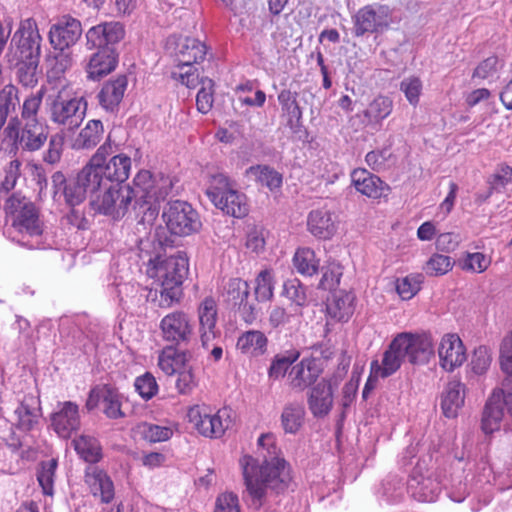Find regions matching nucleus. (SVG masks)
<instances>
[{
	"mask_svg": "<svg viewBox=\"0 0 512 512\" xmlns=\"http://www.w3.org/2000/svg\"><path fill=\"white\" fill-rule=\"evenodd\" d=\"M172 187L169 176L142 170L135 176L133 187L108 185L102 195L91 200V206L96 212L117 220L127 213L134 200V210L138 216L142 214L138 224L152 225L159 214V201L166 198Z\"/></svg>",
	"mask_w": 512,
	"mask_h": 512,
	"instance_id": "nucleus-1",
	"label": "nucleus"
},
{
	"mask_svg": "<svg viewBox=\"0 0 512 512\" xmlns=\"http://www.w3.org/2000/svg\"><path fill=\"white\" fill-rule=\"evenodd\" d=\"M257 444L262 460L245 455L240 459V466L250 496V505L259 510L265 502L267 490L280 493L288 486L291 477L285 460L279 457L280 451L276 446L274 434H261Z\"/></svg>",
	"mask_w": 512,
	"mask_h": 512,
	"instance_id": "nucleus-2",
	"label": "nucleus"
},
{
	"mask_svg": "<svg viewBox=\"0 0 512 512\" xmlns=\"http://www.w3.org/2000/svg\"><path fill=\"white\" fill-rule=\"evenodd\" d=\"M149 263L148 273L156 279V286L141 288V296L161 308H168L181 296V285L189 271L188 258L184 252L178 251L164 258L158 255Z\"/></svg>",
	"mask_w": 512,
	"mask_h": 512,
	"instance_id": "nucleus-3",
	"label": "nucleus"
},
{
	"mask_svg": "<svg viewBox=\"0 0 512 512\" xmlns=\"http://www.w3.org/2000/svg\"><path fill=\"white\" fill-rule=\"evenodd\" d=\"M124 33L119 22H105L88 29L86 46L89 50L97 49L85 67L90 80H99L116 68L117 54L113 45L123 39Z\"/></svg>",
	"mask_w": 512,
	"mask_h": 512,
	"instance_id": "nucleus-4",
	"label": "nucleus"
},
{
	"mask_svg": "<svg viewBox=\"0 0 512 512\" xmlns=\"http://www.w3.org/2000/svg\"><path fill=\"white\" fill-rule=\"evenodd\" d=\"M10 208L16 212L13 226L20 234L18 242L29 249H47L52 247L48 233L44 230L35 205L26 198L12 196Z\"/></svg>",
	"mask_w": 512,
	"mask_h": 512,
	"instance_id": "nucleus-5",
	"label": "nucleus"
},
{
	"mask_svg": "<svg viewBox=\"0 0 512 512\" xmlns=\"http://www.w3.org/2000/svg\"><path fill=\"white\" fill-rule=\"evenodd\" d=\"M46 103L51 122L69 131L78 128L85 118L87 101L69 84L50 94Z\"/></svg>",
	"mask_w": 512,
	"mask_h": 512,
	"instance_id": "nucleus-6",
	"label": "nucleus"
},
{
	"mask_svg": "<svg viewBox=\"0 0 512 512\" xmlns=\"http://www.w3.org/2000/svg\"><path fill=\"white\" fill-rule=\"evenodd\" d=\"M206 194L214 206L226 215L243 218L249 212L246 195L238 191L235 182L225 174L212 177Z\"/></svg>",
	"mask_w": 512,
	"mask_h": 512,
	"instance_id": "nucleus-7",
	"label": "nucleus"
},
{
	"mask_svg": "<svg viewBox=\"0 0 512 512\" xmlns=\"http://www.w3.org/2000/svg\"><path fill=\"white\" fill-rule=\"evenodd\" d=\"M41 44L42 36L36 21L33 18L24 19L12 36L9 60H40Z\"/></svg>",
	"mask_w": 512,
	"mask_h": 512,
	"instance_id": "nucleus-8",
	"label": "nucleus"
},
{
	"mask_svg": "<svg viewBox=\"0 0 512 512\" xmlns=\"http://www.w3.org/2000/svg\"><path fill=\"white\" fill-rule=\"evenodd\" d=\"M162 219L169 232L177 236L191 235L201 227L197 211L186 201L168 202L163 209Z\"/></svg>",
	"mask_w": 512,
	"mask_h": 512,
	"instance_id": "nucleus-9",
	"label": "nucleus"
},
{
	"mask_svg": "<svg viewBox=\"0 0 512 512\" xmlns=\"http://www.w3.org/2000/svg\"><path fill=\"white\" fill-rule=\"evenodd\" d=\"M6 137L20 149L28 152L40 150L46 143L49 135V127L44 123L22 124L19 128V121L11 119L4 129Z\"/></svg>",
	"mask_w": 512,
	"mask_h": 512,
	"instance_id": "nucleus-10",
	"label": "nucleus"
},
{
	"mask_svg": "<svg viewBox=\"0 0 512 512\" xmlns=\"http://www.w3.org/2000/svg\"><path fill=\"white\" fill-rule=\"evenodd\" d=\"M159 329L167 346L188 345L194 336L191 319L183 311H173L165 315L160 321Z\"/></svg>",
	"mask_w": 512,
	"mask_h": 512,
	"instance_id": "nucleus-11",
	"label": "nucleus"
},
{
	"mask_svg": "<svg viewBox=\"0 0 512 512\" xmlns=\"http://www.w3.org/2000/svg\"><path fill=\"white\" fill-rule=\"evenodd\" d=\"M114 153L112 145L107 141L94 153L100 158V169L109 185H118L129 178L131 158L125 154L111 156Z\"/></svg>",
	"mask_w": 512,
	"mask_h": 512,
	"instance_id": "nucleus-12",
	"label": "nucleus"
},
{
	"mask_svg": "<svg viewBox=\"0 0 512 512\" xmlns=\"http://www.w3.org/2000/svg\"><path fill=\"white\" fill-rule=\"evenodd\" d=\"M83 33L81 21L69 14L58 17L51 24L48 40L54 50H69L81 38Z\"/></svg>",
	"mask_w": 512,
	"mask_h": 512,
	"instance_id": "nucleus-13",
	"label": "nucleus"
},
{
	"mask_svg": "<svg viewBox=\"0 0 512 512\" xmlns=\"http://www.w3.org/2000/svg\"><path fill=\"white\" fill-rule=\"evenodd\" d=\"M188 418L200 434L210 438L221 437L232 422L230 410L227 408L220 409L215 414H208L199 406H195L189 409Z\"/></svg>",
	"mask_w": 512,
	"mask_h": 512,
	"instance_id": "nucleus-14",
	"label": "nucleus"
},
{
	"mask_svg": "<svg viewBox=\"0 0 512 512\" xmlns=\"http://www.w3.org/2000/svg\"><path fill=\"white\" fill-rule=\"evenodd\" d=\"M405 358L411 364L421 365L429 362L434 356L433 339L429 334H413L403 332L398 334Z\"/></svg>",
	"mask_w": 512,
	"mask_h": 512,
	"instance_id": "nucleus-15",
	"label": "nucleus"
},
{
	"mask_svg": "<svg viewBox=\"0 0 512 512\" xmlns=\"http://www.w3.org/2000/svg\"><path fill=\"white\" fill-rule=\"evenodd\" d=\"M54 201H64L69 207H75L84 202L87 197L77 175L66 178L61 171L55 172L51 177Z\"/></svg>",
	"mask_w": 512,
	"mask_h": 512,
	"instance_id": "nucleus-16",
	"label": "nucleus"
},
{
	"mask_svg": "<svg viewBox=\"0 0 512 512\" xmlns=\"http://www.w3.org/2000/svg\"><path fill=\"white\" fill-rule=\"evenodd\" d=\"M79 406L72 401L58 403V410L51 414V426L57 435L67 439L80 428Z\"/></svg>",
	"mask_w": 512,
	"mask_h": 512,
	"instance_id": "nucleus-17",
	"label": "nucleus"
},
{
	"mask_svg": "<svg viewBox=\"0 0 512 512\" xmlns=\"http://www.w3.org/2000/svg\"><path fill=\"white\" fill-rule=\"evenodd\" d=\"M321 362L315 358H303L292 366L288 374L289 385L297 391H304L316 383L322 374Z\"/></svg>",
	"mask_w": 512,
	"mask_h": 512,
	"instance_id": "nucleus-18",
	"label": "nucleus"
},
{
	"mask_svg": "<svg viewBox=\"0 0 512 512\" xmlns=\"http://www.w3.org/2000/svg\"><path fill=\"white\" fill-rule=\"evenodd\" d=\"M408 490L412 497L419 502H433L437 499L440 483L430 474L424 475L420 464L414 468L408 481Z\"/></svg>",
	"mask_w": 512,
	"mask_h": 512,
	"instance_id": "nucleus-19",
	"label": "nucleus"
},
{
	"mask_svg": "<svg viewBox=\"0 0 512 512\" xmlns=\"http://www.w3.org/2000/svg\"><path fill=\"white\" fill-rule=\"evenodd\" d=\"M307 230L319 240H330L337 233L338 221L330 210L314 209L307 216Z\"/></svg>",
	"mask_w": 512,
	"mask_h": 512,
	"instance_id": "nucleus-20",
	"label": "nucleus"
},
{
	"mask_svg": "<svg viewBox=\"0 0 512 512\" xmlns=\"http://www.w3.org/2000/svg\"><path fill=\"white\" fill-rule=\"evenodd\" d=\"M307 403L314 417L323 418L333 407V379H321L311 387Z\"/></svg>",
	"mask_w": 512,
	"mask_h": 512,
	"instance_id": "nucleus-21",
	"label": "nucleus"
},
{
	"mask_svg": "<svg viewBox=\"0 0 512 512\" xmlns=\"http://www.w3.org/2000/svg\"><path fill=\"white\" fill-rule=\"evenodd\" d=\"M438 355L440 365L446 371H453L466 360L464 345L456 334H446L442 337L438 348Z\"/></svg>",
	"mask_w": 512,
	"mask_h": 512,
	"instance_id": "nucleus-22",
	"label": "nucleus"
},
{
	"mask_svg": "<svg viewBox=\"0 0 512 512\" xmlns=\"http://www.w3.org/2000/svg\"><path fill=\"white\" fill-rule=\"evenodd\" d=\"M402 344L398 335L391 341L388 348L383 354L381 363L378 360L371 362L372 373L381 378H386L394 374L400 367L405 359V354L402 349Z\"/></svg>",
	"mask_w": 512,
	"mask_h": 512,
	"instance_id": "nucleus-23",
	"label": "nucleus"
},
{
	"mask_svg": "<svg viewBox=\"0 0 512 512\" xmlns=\"http://www.w3.org/2000/svg\"><path fill=\"white\" fill-rule=\"evenodd\" d=\"M351 181L355 189L369 198L378 199L389 190V187L376 175L364 168L352 171Z\"/></svg>",
	"mask_w": 512,
	"mask_h": 512,
	"instance_id": "nucleus-24",
	"label": "nucleus"
},
{
	"mask_svg": "<svg viewBox=\"0 0 512 512\" xmlns=\"http://www.w3.org/2000/svg\"><path fill=\"white\" fill-rule=\"evenodd\" d=\"M217 305L213 298H205L198 308V318L200 324V338L203 347H208L218 335L216 329L217 323Z\"/></svg>",
	"mask_w": 512,
	"mask_h": 512,
	"instance_id": "nucleus-25",
	"label": "nucleus"
},
{
	"mask_svg": "<svg viewBox=\"0 0 512 512\" xmlns=\"http://www.w3.org/2000/svg\"><path fill=\"white\" fill-rule=\"evenodd\" d=\"M127 85L128 79L125 75H119L107 81L97 95L99 105L107 112L116 111L124 97Z\"/></svg>",
	"mask_w": 512,
	"mask_h": 512,
	"instance_id": "nucleus-26",
	"label": "nucleus"
},
{
	"mask_svg": "<svg viewBox=\"0 0 512 512\" xmlns=\"http://www.w3.org/2000/svg\"><path fill=\"white\" fill-rule=\"evenodd\" d=\"M166 346L159 355L158 365L166 375H174L191 366L192 352Z\"/></svg>",
	"mask_w": 512,
	"mask_h": 512,
	"instance_id": "nucleus-27",
	"label": "nucleus"
},
{
	"mask_svg": "<svg viewBox=\"0 0 512 512\" xmlns=\"http://www.w3.org/2000/svg\"><path fill=\"white\" fill-rule=\"evenodd\" d=\"M99 156H92L89 162L78 172L77 177L87 194L94 195L109 185L100 169Z\"/></svg>",
	"mask_w": 512,
	"mask_h": 512,
	"instance_id": "nucleus-28",
	"label": "nucleus"
},
{
	"mask_svg": "<svg viewBox=\"0 0 512 512\" xmlns=\"http://www.w3.org/2000/svg\"><path fill=\"white\" fill-rule=\"evenodd\" d=\"M99 156H92L89 162L78 172L77 177L87 194L94 195L109 185L100 169Z\"/></svg>",
	"mask_w": 512,
	"mask_h": 512,
	"instance_id": "nucleus-29",
	"label": "nucleus"
},
{
	"mask_svg": "<svg viewBox=\"0 0 512 512\" xmlns=\"http://www.w3.org/2000/svg\"><path fill=\"white\" fill-rule=\"evenodd\" d=\"M503 391L495 389L486 402L482 416V430L485 434H491L500 428L504 416Z\"/></svg>",
	"mask_w": 512,
	"mask_h": 512,
	"instance_id": "nucleus-30",
	"label": "nucleus"
},
{
	"mask_svg": "<svg viewBox=\"0 0 512 512\" xmlns=\"http://www.w3.org/2000/svg\"><path fill=\"white\" fill-rule=\"evenodd\" d=\"M297 92H292L289 89H283L278 94V102L281 105L283 116L286 117V125L290 130L297 134L302 128V109L297 102Z\"/></svg>",
	"mask_w": 512,
	"mask_h": 512,
	"instance_id": "nucleus-31",
	"label": "nucleus"
},
{
	"mask_svg": "<svg viewBox=\"0 0 512 512\" xmlns=\"http://www.w3.org/2000/svg\"><path fill=\"white\" fill-rule=\"evenodd\" d=\"M386 7L381 5H367L358 10L354 16V30L356 36H363L373 32L381 24V15Z\"/></svg>",
	"mask_w": 512,
	"mask_h": 512,
	"instance_id": "nucleus-32",
	"label": "nucleus"
},
{
	"mask_svg": "<svg viewBox=\"0 0 512 512\" xmlns=\"http://www.w3.org/2000/svg\"><path fill=\"white\" fill-rule=\"evenodd\" d=\"M465 399V386L460 381H450L441 398V409L447 418H455Z\"/></svg>",
	"mask_w": 512,
	"mask_h": 512,
	"instance_id": "nucleus-33",
	"label": "nucleus"
},
{
	"mask_svg": "<svg viewBox=\"0 0 512 512\" xmlns=\"http://www.w3.org/2000/svg\"><path fill=\"white\" fill-rule=\"evenodd\" d=\"M268 339L259 330H249L242 333L237 340L236 348L248 357H259L266 353Z\"/></svg>",
	"mask_w": 512,
	"mask_h": 512,
	"instance_id": "nucleus-34",
	"label": "nucleus"
},
{
	"mask_svg": "<svg viewBox=\"0 0 512 512\" xmlns=\"http://www.w3.org/2000/svg\"><path fill=\"white\" fill-rule=\"evenodd\" d=\"M176 50L178 62L186 66L203 61L207 52L204 43L191 37L180 39Z\"/></svg>",
	"mask_w": 512,
	"mask_h": 512,
	"instance_id": "nucleus-35",
	"label": "nucleus"
},
{
	"mask_svg": "<svg viewBox=\"0 0 512 512\" xmlns=\"http://www.w3.org/2000/svg\"><path fill=\"white\" fill-rule=\"evenodd\" d=\"M355 295L351 292H335L327 304V313L337 321H348L355 310Z\"/></svg>",
	"mask_w": 512,
	"mask_h": 512,
	"instance_id": "nucleus-36",
	"label": "nucleus"
},
{
	"mask_svg": "<svg viewBox=\"0 0 512 512\" xmlns=\"http://www.w3.org/2000/svg\"><path fill=\"white\" fill-rule=\"evenodd\" d=\"M305 408L302 403L289 402L284 405L280 415V425L286 434H297L304 425Z\"/></svg>",
	"mask_w": 512,
	"mask_h": 512,
	"instance_id": "nucleus-37",
	"label": "nucleus"
},
{
	"mask_svg": "<svg viewBox=\"0 0 512 512\" xmlns=\"http://www.w3.org/2000/svg\"><path fill=\"white\" fill-rule=\"evenodd\" d=\"M86 483L94 496H99L101 501L109 503L114 498V485L110 477L102 470L93 468L86 474Z\"/></svg>",
	"mask_w": 512,
	"mask_h": 512,
	"instance_id": "nucleus-38",
	"label": "nucleus"
},
{
	"mask_svg": "<svg viewBox=\"0 0 512 512\" xmlns=\"http://www.w3.org/2000/svg\"><path fill=\"white\" fill-rule=\"evenodd\" d=\"M246 175L252 177L257 184L270 191L279 189L283 183V176L274 168L267 165H255L246 170Z\"/></svg>",
	"mask_w": 512,
	"mask_h": 512,
	"instance_id": "nucleus-39",
	"label": "nucleus"
},
{
	"mask_svg": "<svg viewBox=\"0 0 512 512\" xmlns=\"http://www.w3.org/2000/svg\"><path fill=\"white\" fill-rule=\"evenodd\" d=\"M103 134L102 122L97 119L89 120L75 139L73 147L76 149H92L100 143Z\"/></svg>",
	"mask_w": 512,
	"mask_h": 512,
	"instance_id": "nucleus-40",
	"label": "nucleus"
},
{
	"mask_svg": "<svg viewBox=\"0 0 512 512\" xmlns=\"http://www.w3.org/2000/svg\"><path fill=\"white\" fill-rule=\"evenodd\" d=\"M77 454L88 463H97L102 458V448L99 441L90 435H80L73 440Z\"/></svg>",
	"mask_w": 512,
	"mask_h": 512,
	"instance_id": "nucleus-41",
	"label": "nucleus"
},
{
	"mask_svg": "<svg viewBox=\"0 0 512 512\" xmlns=\"http://www.w3.org/2000/svg\"><path fill=\"white\" fill-rule=\"evenodd\" d=\"M293 265L299 274L313 276L318 272L319 259L311 248H298L293 257Z\"/></svg>",
	"mask_w": 512,
	"mask_h": 512,
	"instance_id": "nucleus-42",
	"label": "nucleus"
},
{
	"mask_svg": "<svg viewBox=\"0 0 512 512\" xmlns=\"http://www.w3.org/2000/svg\"><path fill=\"white\" fill-rule=\"evenodd\" d=\"M40 60H9L16 69L18 81L25 87H34L38 82V66Z\"/></svg>",
	"mask_w": 512,
	"mask_h": 512,
	"instance_id": "nucleus-43",
	"label": "nucleus"
},
{
	"mask_svg": "<svg viewBox=\"0 0 512 512\" xmlns=\"http://www.w3.org/2000/svg\"><path fill=\"white\" fill-rule=\"evenodd\" d=\"M121 395L113 387L102 386V406L103 413L110 419H118L125 417V413L121 409Z\"/></svg>",
	"mask_w": 512,
	"mask_h": 512,
	"instance_id": "nucleus-44",
	"label": "nucleus"
},
{
	"mask_svg": "<svg viewBox=\"0 0 512 512\" xmlns=\"http://www.w3.org/2000/svg\"><path fill=\"white\" fill-rule=\"evenodd\" d=\"M45 89L42 87L36 93L28 96L21 107L22 124L44 123L39 119V111L42 104Z\"/></svg>",
	"mask_w": 512,
	"mask_h": 512,
	"instance_id": "nucleus-45",
	"label": "nucleus"
},
{
	"mask_svg": "<svg viewBox=\"0 0 512 512\" xmlns=\"http://www.w3.org/2000/svg\"><path fill=\"white\" fill-rule=\"evenodd\" d=\"M135 432L150 443L167 441L173 435L171 427L160 426L148 422H141L137 424Z\"/></svg>",
	"mask_w": 512,
	"mask_h": 512,
	"instance_id": "nucleus-46",
	"label": "nucleus"
},
{
	"mask_svg": "<svg viewBox=\"0 0 512 512\" xmlns=\"http://www.w3.org/2000/svg\"><path fill=\"white\" fill-rule=\"evenodd\" d=\"M393 110V101L390 97L378 95L368 105L364 111V116L370 122H381L387 118Z\"/></svg>",
	"mask_w": 512,
	"mask_h": 512,
	"instance_id": "nucleus-47",
	"label": "nucleus"
},
{
	"mask_svg": "<svg viewBox=\"0 0 512 512\" xmlns=\"http://www.w3.org/2000/svg\"><path fill=\"white\" fill-rule=\"evenodd\" d=\"M300 353L290 351L287 355H276L268 368V377L271 380H279L285 376L290 366L297 361Z\"/></svg>",
	"mask_w": 512,
	"mask_h": 512,
	"instance_id": "nucleus-48",
	"label": "nucleus"
},
{
	"mask_svg": "<svg viewBox=\"0 0 512 512\" xmlns=\"http://www.w3.org/2000/svg\"><path fill=\"white\" fill-rule=\"evenodd\" d=\"M454 261L450 256L433 254L423 266L424 272L429 276H442L452 270Z\"/></svg>",
	"mask_w": 512,
	"mask_h": 512,
	"instance_id": "nucleus-49",
	"label": "nucleus"
},
{
	"mask_svg": "<svg viewBox=\"0 0 512 512\" xmlns=\"http://www.w3.org/2000/svg\"><path fill=\"white\" fill-rule=\"evenodd\" d=\"M250 295V287L248 283L242 279H230L226 286L227 301L233 307L247 300Z\"/></svg>",
	"mask_w": 512,
	"mask_h": 512,
	"instance_id": "nucleus-50",
	"label": "nucleus"
},
{
	"mask_svg": "<svg viewBox=\"0 0 512 512\" xmlns=\"http://www.w3.org/2000/svg\"><path fill=\"white\" fill-rule=\"evenodd\" d=\"M282 294L297 307H303L307 303L306 287L297 278L284 282Z\"/></svg>",
	"mask_w": 512,
	"mask_h": 512,
	"instance_id": "nucleus-51",
	"label": "nucleus"
},
{
	"mask_svg": "<svg viewBox=\"0 0 512 512\" xmlns=\"http://www.w3.org/2000/svg\"><path fill=\"white\" fill-rule=\"evenodd\" d=\"M74 63L73 55L69 50L59 51L52 59L47 76L49 79H60Z\"/></svg>",
	"mask_w": 512,
	"mask_h": 512,
	"instance_id": "nucleus-52",
	"label": "nucleus"
},
{
	"mask_svg": "<svg viewBox=\"0 0 512 512\" xmlns=\"http://www.w3.org/2000/svg\"><path fill=\"white\" fill-rule=\"evenodd\" d=\"M274 295V278L269 270L261 271L256 278L255 296L257 301H269Z\"/></svg>",
	"mask_w": 512,
	"mask_h": 512,
	"instance_id": "nucleus-53",
	"label": "nucleus"
},
{
	"mask_svg": "<svg viewBox=\"0 0 512 512\" xmlns=\"http://www.w3.org/2000/svg\"><path fill=\"white\" fill-rule=\"evenodd\" d=\"M57 468V460L50 459L42 462L37 472V480L43 489L44 494L52 495L54 476Z\"/></svg>",
	"mask_w": 512,
	"mask_h": 512,
	"instance_id": "nucleus-54",
	"label": "nucleus"
},
{
	"mask_svg": "<svg viewBox=\"0 0 512 512\" xmlns=\"http://www.w3.org/2000/svg\"><path fill=\"white\" fill-rule=\"evenodd\" d=\"M15 415L17 416V426L21 430L29 431L37 423L38 414L26 400L22 401L15 409Z\"/></svg>",
	"mask_w": 512,
	"mask_h": 512,
	"instance_id": "nucleus-55",
	"label": "nucleus"
},
{
	"mask_svg": "<svg viewBox=\"0 0 512 512\" xmlns=\"http://www.w3.org/2000/svg\"><path fill=\"white\" fill-rule=\"evenodd\" d=\"M491 259L480 252L466 253L461 268L472 273H482L490 266Z\"/></svg>",
	"mask_w": 512,
	"mask_h": 512,
	"instance_id": "nucleus-56",
	"label": "nucleus"
},
{
	"mask_svg": "<svg viewBox=\"0 0 512 512\" xmlns=\"http://www.w3.org/2000/svg\"><path fill=\"white\" fill-rule=\"evenodd\" d=\"M322 277L318 284V288L322 290H333L339 283L343 274L342 267L338 263H330L322 269Z\"/></svg>",
	"mask_w": 512,
	"mask_h": 512,
	"instance_id": "nucleus-57",
	"label": "nucleus"
},
{
	"mask_svg": "<svg viewBox=\"0 0 512 512\" xmlns=\"http://www.w3.org/2000/svg\"><path fill=\"white\" fill-rule=\"evenodd\" d=\"M422 282V275H409L397 281L396 290L403 300H409L420 290Z\"/></svg>",
	"mask_w": 512,
	"mask_h": 512,
	"instance_id": "nucleus-58",
	"label": "nucleus"
},
{
	"mask_svg": "<svg viewBox=\"0 0 512 512\" xmlns=\"http://www.w3.org/2000/svg\"><path fill=\"white\" fill-rule=\"evenodd\" d=\"M175 381V388L181 395H190L198 385V381L195 376L194 368L190 367L181 370L177 374Z\"/></svg>",
	"mask_w": 512,
	"mask_h": 512,
	"instance_id": "nucleus-59",
	"label": "nucleus"
},
{
	"mask_svg": "<svg viewBox=\"0 0 512 512\" xmlns=\"http://www.w3.org/2000/svg\"><path fill=\"white\" fill-rule=\"evenodd\" d=\"M134 387L136 392L144 400L153 398L158 392V384L156 379L149 372H146L145 374L137 377L134 381Z\"/></svg>",
	"mask_w": 512,
	"mask_h": 512,
	"instance_id": "nucleus-60",
	"label": "nucleus"
},
{
	"mask_svg": "<svg viewBox=\"0 0 512 512\" xmlns=\"http://www.w3.org/2000/svg\"><path fill=\"white\" fill-rule=\"evenodd\" d=\"M400 90L404 93L407 101L416 106L422 92V82L415 76L404 78L400 83Z\"/></svg>",
	"mask_w": 512,
	"mask_h": 512,
	"instance_id": "nucleus-61",
	"label": "nucleus"
},
{
	"mask_svg": "<svg viewBox=\"0 0 512 512\" xmlns=\"http://www.w3.org/2000/svg\"><path fill=\"white\" fill-rule=\"evenodd\" d=\"M470 364L471 369L475 374H484L491 364V356L488 349L485 346H479L476 348L472 355Z\"/></svg>",
	"mask_w": 512,
	"mask_h": 512,
	"instance_id": "nucleus-62",
	"label": "nucleus"
},
{
	"mask_svg": "<svg viewBox=\"0 0 512 512\" xmlns=\"http://www.w3.org/2000/svg\"><path fill=\"white\" fill-rule=\"evenodd\" d=\"M512 182V167L507 164H501L496 172L488 178L487 183L492 186V190L500 191L506 185Z\"/></svg>",
	"mask_w": 512,
	"mask_h": 512,
	"instance_id": "nucleus-63",
	"label": "nucleus"
},
{
	"mask_svg": "<svg viewBox=\"0 0 512 512\" xmlns=\"http://www.w3.org/2000/svg\"><path fill=\"white\" fill-rule=\"evenodd\" d=\"M214 512H240L238 496L232 492L220 494L216 498Z\"/></svg>",
	"mask_w": 512,
	"mask_h": 512,
	"instance_id": "nucleus-64",
	"label": "nucleus"
}]
</instances>
